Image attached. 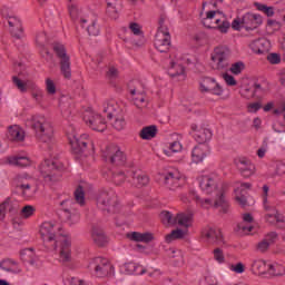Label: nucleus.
Returning a JSON list of instances; mask_svg holds the SVG:
<instances>
[{
  "instance_id": "nucleus-1",
  "label": "nucleus",
  "mask_w": 285,
  "mask_h": 285,
  "mask_svg": "<svg viewBox=\"0 0 285 285\" xmlns=\"http://www.w3.org/2000/svg\"><path fill=\"white\" fill-rule=\"evenodd\" d=\"M40 236L46 248L49 250H55L57 244L60 245V262H62V264L72 262V252L70 249L72 243L68 236H58L57 239H55V224L50 222L42 223L40 226Z\"/></svg>"
},
{
  "instance_id": "nucleus-2",
  "label": "nucleus",
  "mask_w": 285,
  "mask_h": 285,
  "mask_svg": "<svg viewBox=\"0 0 285 285\" xmlns=\"http://www.w3.org/2000/svg\"><path fill=\"white\" fill-rule=\"evenodd\" d=\"M28 128L35 132V137L41 144H52L55 141V127L52 121L43 115L31 116L26 121Z\"/></svg>"
},
{
  "instance_id": "nucleus-3",
  "label": "nucleus",
  "mask_w": 285,
  "mask_h": 285,
  "mask_svg": "<svg viewBox=\"0 0 285 285\" xmlns=\"http://www.w3.org/2000/svg\"><path fill=\"white\" fill-rule=\"evenodd\" d=\"M195 200L202 208H206L207 210L208 208H215L220 215H228L230 213V204L226 200L224 191H216L213 198L195 196Z\"/></svg>"
},
{
  "instance_id": "nucleus-4",
  "label": "nucleus",
  "mask_w": 285,
  "mask_h": 285,
  "mask_svg": "<svg viewBox=\"0 0 285 285\" xmlns=\"http://www.w3.org/2000/svg\"><path fill=\"white\" fill-rule=\"evenodd\" d=\"M62 168H63V165H61V163L46 159L43 163H41L39 170L45 181L52 184L61 179Z\"/></svg>"
},
{
  "instance_id": "nucleus-5",
  "label": "nucleus",
  "mask_w": 285,
  "mask_h": 285,
  "mask_svg": "<svg viewBox=\"0 0 285 285\" xmlns=\"http://www.w3.org/2000/svg\"><path fill=\"white\" fill-rule=\"evenodd\" d=\"M154 46L158 52H168L170 50V31H168V24H166V18L159 19L158 31L155 36Z\"/></svg>"
},
{
  "instance_id": "nucleus-6",
  "label": "nucleus",
  "mask_w": 285,
  "mask_h": 285,
  "mask_svg": "<svg viewBox=\"0 0 285 285\" xmlns=\"http://www.w3.org/2000/svg\"><path fill=\"white\" fill-rule=\"evenodd\" d=\"M97 206L102 213H107V215L119 213V202L115 193L101 191L97 198Z\"/></svg>"
},
{
  "instance_id": "nucleus-7",
  "label": "nucleus",
  "mask_w": 285,
  "mask_h": 285,
  "mask_svg": "<svg viewBox=\"0 0 285 285\" xmlns=\"http://www.w3.org/2000/svg\"><path fill=\"white\" fill-rule=\"evenodd\" d=\"M205 28H214L220 32H228L230 28V22L226 20V17L222 16L219 11H208L206 18L202 20Z\"/></svg>"
},
{
  "instance_id": "nucleus-8",
  "label": "nucleus",
  "mask_w": 285,
  "mask_h": 285,
  "mask_svg": "<svg viewBox=\"0 0 285 285\" xmlns=\"http://www.w3.org/2000/svg\"><path fill=\"white\" fill-rule=\"evenodd\" d=\"M128 90L131 95L132 102L138 110H144L148 106V99H146V91L139 81H131L128 85Z\"/></svg>"
},
{
  "instance_id": "nucleus-9",
  "label": "nucleus",
  "mask_w": 285,
  "mask_h": 285,
  "mask_svg": "<svg viewBox=\"0 0 285 285\" xmlns=\"http://www.w3.org/2000/svg\"><path fill=\"white\" fill-rule=\"evenodd\" d=\"M102 158L114 166H124L126 164V155L117 145H109L102 149Z\"/></svg>"
},
{
  "instance_id": "nucleus-10",
  "label": "nucleus",
  "mask_w": 285,
  "mask_h": 285,
  "mask_svg": "<svg viewBox=\"0 0 285 285\" xmlns=\"http://www.w3.org/2000/svg\"><path fill=\"white\" fill-rule=\"evenodd\" d=\"M88 268L96 275V277H106V275L110 273L112 265H110L108 258L96 257L89 263Z\"/></svg>"
},
{
  "instance_id": "nucleus-11",
  "label": "nucleus",
  "mask_w": 285,
  "mask_h": 285,
  "mask_svg": "<svg viewBox=\"0 0 285 285\" xmlns=\"http://www.w3.org/2000/svg\"><path fill=\"white\" fill-rule=\"evenodd\" d=\"M83 121L91 128V130H96L97 132H104L107 128L106 119H104L101 115L95 114V111H85Z\"/></svg>"
},
{
  "instance_id": "nucleus-12",
  "label": "nucleus",
  "mask_w": 285,
  "mask_h": 285,
  "mask_svg": "<svg viewBox=\"0 0 285 285\" xmlns=\"http://www.w3.org/2000/svg\"><path fill=\"white\" fill-rule=\"evenodd\" d=\"M68 139L71 146V150L76 155H81V153H86V148H88V144L91 146V148H95V144L90 140H87L88 135H82L79 138L77 134H69Z\"/></svg>"
},
{
  "instance_id": "nucleus-13",
  "label": "nucleus",
  "mask_w": 285,
  "mask_h": 285,
  "mask_svg": "<svg viewBox=\"0 0 285 285\" xmlns=\"http://www.w3.org/2000/svg\"><path fill=\"white\" fill-rule=\"evenodd\" d=\"M230 57V49L228 47H217L212 55V61H214V68L216 70H224L226 68V61Z\"/></svg>"
},
{
  "instance_id": "nucleus-14",
  "label": "nucleus",
  "mask_w": 285,
  "mask_h": 285,
  "mask_svg": "<svg viewBox=\"0 0 285 285\" xmlns=\"http://www.w3.org/2000/svg\"><path fill=\"white\" fill-rule=\"evenodd\" d=\"M200 92H210V95L222 97L224 89L215 79L206 77L200 81Z\"/></svg>"
},
{
  "instance_id": "nucleus-15",
  "label": "nucleus",
  "mask_w": 285,
  "mask_h": 285,
  "mask_svg": "<svg viewBox=\"0 0 285 285\" xmlns=\"http://www.w3.org/2000/svg\"><path fill=\"white\" fill-rule=\"evenodd\" d=\"M164 186L168 188V190H177V188H181L186 180L179 176L177 173H167L163 176Z\"/></svg>"
},
{
  "instance_id": "nucleus-16",
  "label": "nucleus",
  "mask_w": 285,
  "mask_h": 285,
  "mask_svg": "<svg viewBox=\"0 0 285 285\" xmlns=\"http://www.w3.org/2000/svg\"><path fill=\"white\" fill-rule=\"evenodd\" d=\"M203 237L208 242V244H216V246H224V235L220 229L217 228H206L203 230Z\"/></svg>"
},
{
  "instance_id": "nucleus-17",
  "label": "nucleus",
  "mask_w": 285,
  "mask_h": 285,
  "mask_svg": "<svg viewBox=\"0 0 285 285\" xmlns=\"http://www.w3.org/2000/svg\"><path fill=\"white\" fill-rule=\"evenodd\" d=\"M210 155V147L207 144H199L194 147L191 151V159L194 164H202V161H206L208 156Z\"/></svg>"
},
{
  "instance_id": "nucleus-18",
  "label": "nucleus",
  "mask_w": 285,
  "mask_h": 285,
  "mask_svg": "<svg viewBox=\"0 0 285 285\" xmlns=\"http://www.w3.org/2000/svg\"><path fill=\"white\" fill-rule=\"evenodd\" d=\"M199 186L207 195H217V193H224V190L217 188V181L210 176H202L199 178Z\"/></svg>"
},
{
  "instance_id": "nucleus-19",
  "label": "nucleus",
  "mask_w": 285,
  "mask_h": 285,
  "mask_svg": "<svg viewBox=\"0 0 285 285\" xmlns=\"http://www.w3.org/2000/svg\"><path fill=\"white\" fill-rule=\"evenodd\" d=\"M236 166L240 175L245 178L253 177V175H255V165L246 157L238 158Z\"/></svg>"
},
{
  "instance_id": "nucleus-20",
  "label": "nucleus",
  "mask_w": 285,
  "mask_h": 285,
  "mask_svg": "<svg viewBox=\"0 0 285 285\" xmlns=\"http://www.w3.org/2000/svg\"><path fill=\"white\" fill-rule=\"evenodd\" d=\"M259 26H262V16L259 14L246 13L242 18V28H245V30H255Z\"/></svg>"
},
{
  "instance_id": "nucleus-21",
  "label": "nucleus",
  "mask_w": 285,
  "mask_h": 285,
  "mask_svg": "<svg viewBox=\"0 0 285 285\" xmlns=\"http://www.w3.org/2000/svg\"><path fill=\"white\" fill-rule=\"evenodd\" d=\"M276 240L277 233L271 232L264 237V239L256 244L255 248L257 253H268V248H271V246H273V244H275Z\"/></svg>"
},
{
  "instance_id": "nucleus-22",
  "label": "nucleus",
  "mask_w": 285,
  "mask_h": 285,
  "mask_svg": "<svg viewBox=\"0 0 285 285\" xmlns=\"http://www.w3.org/2000/svg\"><path fill=\"white\" fill-rule=\"evenodd\" d=\"M193 132H195V139L198 144H206V141H210L213 137V131L206 127H199L197 125L191 126Z\"/></svg>"
},
{
  "instance_id": "nucleus-23",
  "label": "nucleus",
  "mask_w": 285,
  "mask_h": 285,
  "mask_svg": "<svg viewBox=\"0 0 285 285\" xmlns=\"http://www.w3.org/2000/svg\"><path fill=\"white\" fill-rule=\"evenodd\" d=\"M127 238L130 239V242H142L144 244H150V242H155V234L150 232H131L127 234Z\"/></svg>"
},
{
  "instance_id": "nucleus-24",
  "label": "nucleus",
  "mask_w": 285,
  "mask_h": 285,
  "mask_svg": "<svg viewBox=\"0 0 285 285\" xmlns=\"http://www.w3.org/2000/svg\"><path fill=\"white\" fill-rule=\"evenodd\" d=\"M80 24L82 28L87 29L90 37L99 36V26H97V18H82L80 19Z\"/></svg>"
},
{
  "instance_id": "nucleus-25",
  "label": "nucleus",
  "mask_w": 285,
  "mask_h": 285,
  "mask_svg": "<svg viewBox=\"0 0 285 285\" xmlns=\"http://www.w3.org/2000/svg\"><path fill=\"white\" fill-rule=\"evenodd\" d=\"M8 23L11 28L10 32L12 37H14L16 39H21V37H23V27H21V20H19V18L17 17H9Z\"/></svg>"
},
{
  "instance_id": "nucleus-26",
  "label": "nucleus",
  "mask_w": 285,
  "mask_h": 285,
  "mask_svg": "<svg viewBox=\"0 0 285 285\" xmlns=\"http://www.w3.org/2000/svg\"><path fill=\"white\" fill-rule=\"evenodd\" d=\"M37 181V178L28 173H20L13 177V183L18 188H23L32 183Z\"/></svg>"
},
{
  "instance_id": "nucleus-27",
  "label": "nucleus",
  "mask_w": 285,
  "mask_h": 285,
  "mask_svg": "<svg viewBox=\"0 0 285 285\" xmlns=\"http://www.w3.org/2000/svg\"><path fill=\"white\" fill-rule=\"evenodd\" d=\"M168 75L173 79L180 77V79H186V67L181 62H170Z\"/></svg>"
},
{
  "instance_id": "nucleus-28",
  "label": "nucleus",
  "mask_w": 285,
  "mask_h": 285,
  "mask_svg": "<svg viewBox=\"0 0 285 285\" xmlns=\"http://www.w3.org/2000/svg\"><path fill=\"white\" fill-rule=\"evenodd\" d=\"M8 139L10 141H23L26 139V132L18 125H12L8 128Z\"/></svg>"
},
{
  "instance_id": "nucleus-29",
  "label": "nucleus",
  "mask_w": 285,
  "mask_h": 285,
  "mask_svg": "<svg viewBox=\"0 0 285 285\" xmlns=\"http://www.w3.org/2000/svg\"><path fill=\"white\" fill-rule=\"evenodd\" d=\"M252 271L256 275H267L268 273V262L256 258L252 262Z\"/></svg>"
},
{
  "instance_id": "nucleus-30",
  "label": "nucleus",
  "mask_w": 285,
  "mask_h": 285,
  "mask_svg": "<svg viewBox=\"0 0 285 285\" xmlns=\"http://www.w3.org/2000/svg\"><path fill=\"white\" fill-rule=\"evenodd\" d=\"M6 164H9V166H18L19 168H28L31 161L28 157L9 156L6 159Z\"/></svg>"
},
{
  "instance_id": "nucleus-31",
  "label": "nucleus",
  "mask_w": 285,
  "mask_h": 285,
  "mask_svg": "<svg viewBox=\"0 0 285 285\" xmlns=\"http://www.w3.org/2000/svg\"><path fill=\"white\" fill-rule=\"evenodd\" d=\"M0 268L6 273H12L13 275H19V273H21V268H19L17 262L10 258L2 261L0 263Z\"/></svg>"
},
{
  "instance_id": "nucleus-32",
  "label": "nucleus",
  "mask_w": 285,
  "mask_h": 285,
  "mask_svg": "<svg viewBox=\"0 0 285 285\" xmlns=\"http://www.w3.org/2000/svg\"><path fill=\"white\" fill-rule=\"evenodd\" d=\"M12 81L17 89L21 92H28V88H31V90H37V83L31 80H27L26 82H23L21 79H19V77L13 76Z\"/></svg>"
},
{
  "instance_id": "nucleus-33",
  "label": "nucleus",
  "mask_w": 285,
  "mask_h": 285,
  "mask_svg": "<svg viewBox=\"0 0 285 285\" xmlns=\"http://www.w3.org/2000/svg\"><path fill=\"white\" fill-rule=\"evenodd\" d=\"M253 222H255L253 215L248 213L243 214V222L238 224V230H242L243 233H250L253 230Z\"/></svg>"
},
{
  "instance_id": "nucleus-34",
  "label": "nucleus",
  "mask_w": 285,
  "mask_h": 285,
  "mask_svg": "<svg viewBox=\"0 0 285 285\" xmlns=\"http://www.w3.org/2000/svg\"><path fill=\"white\" fill-rule=\"evenodd\" d=\"M125 272L127 273V275H144L146 274V268L141 265H137L134 262L130 263H126L124 265Z\"/></svg>"
},
{
  "instance_id": "nucleus-35",
  "label": "nucleus",
  "mask_w": 285,
  "mask_h": 285,
  "mask_svg": "<svg viewBox=\"0 0 285 285\" xmlns=\"http://www.w3.org/2000/svg\"><path fill=\"white\" fill-rule=\"evenodd\" d=\"M91 237L96 246H106V244H108V238L106 237L104 230L100 228H94Z\"/></svg>"
},
{
  "instance_id": "nucleus-36",
  "label": "nucleus",
  "mask_w": 285,
  "mask_h": 285,
  "mask_svg": "<svg viewBox=\"0 0 285 285\" xmlns=\"http://www.w3.org/2000/svg\"><path fill=\"white\" fill-rule=\"evenodd\" d=\"M21 196L24 197V199H32L35 195H37V180L33 183H30L29 185H24L23 187H20Z\"/></svg>"
},
{
  "instance_id": "nucleus-37",
  "label": "nucleus",
  "mask_w": 285,
  "mask_h": 285,
  "mask_svg": "<svg viewBox=\"0 0 285 285\" xmlns=\"http://www.w3.org/2000/svg\"><path fill=\"white\" fill-rule=\"evenodd\" d=\"M52 50L56 53V56L59 58L60 62L70 59V56H68V51H66V46L59 42H53Z\"/></svg>"
},
{
  "instance_id": "nucleus-38",
  "label": "nucleus",
  "mask_w": 285,
  "mask_h": 285,
  "mask_svg": "<svg viewBox=\"0 0 285 285\" xmlns=\"http://www.w3.org/2000/svg\"><path fill=\"white\" fill-rule=\"evenodd\" d=\"M267 275L272 277H282L285 275V268L283 265L277 263H272L267 265Z\"/></svg>"
},
{
  "instance_id": "nucleus-39",
  "label": "nucleus",
  "mask_w": 285,
  "mask_h": 285,
  "mask_svg": "<svg viewBox=\"0 0 285 285\" xmlns=\"http://www.w3.org/2000/svg\"><path fill=\"white\" fill-rule=\"evenodd\" d=\"M150 184V178L144 173H134V186L136 188H144Z\"/></svg>"
},
{
  "instance_id": "nucleus-40",
  "label": "nucleus",
  "mask_w": 285,
  "mask_h": 285,
  "mask_svg": "<svg viewBox=\"0 0 285 285\" xmlns=\"http://www.w3.org/2000/svg\"><path fill=\"white\" fill-rule=\"evenodd\" d=\"M118 110H119V105L115 100L108 101L104 107V112L107 114L108 119H114V117H117Z\"/></svg>"
},
{
  "instance_id": "nucleus-41",
  "label": "nucleus",
  "mask_w": 285,
  "mask_h": 285,
  "mask_svg": "<svg viewBox=\"0 0 285 285\" xmlns=\"http://www.w3.org/2000/svg\"><path fill=\"white\" fill-rule=\"evenodd\" d=\"M139 137L141 139H154V137H157V126L151 125V126H147L144 127L140 132H139Z\"/></svg>"
},
{
  "instance_id": "nucleus-42",
  "label": "nucleus",
  "mask_w": 285,
  "mask_h": 285,
  "mask_svg": "<svg viewBox=\"0 0 285 285\" xmlns=\"http://www.w3.org/2000/svg\"><path fill=\"white\" fill-rule=\"evenodd\" d=\"M160 222L164 224V226H177L176 216H173L170 212H161Z\"/></svg>"
},
{
  "instance_id": "nucleus-43",
  "label": "nucleus",
  "mask_w": 285,
  "mask_h": 285,
  "mask_svg": "<svg viewBox=\"0 0 285 285\" xmlns=\"http://www.w3.org/2000/svg\"><path fill=\"white\" fill-rule=\"evenodd\" d=\"M190 222H193V215L190 214L180 213L176 215V224H178V226L188 228V226H190Z\"/></svg>"
},
{
  "instance_id": "nucleus-44",
  "label": "nucleus",
  "mask_w": 285,
  "mask_h": 285,
  "mask_svg": "<svg viewBox=\"0 0 285 285\" xmlns=\"http://www.w3.org/2000/svg\"><path fill=\"white\" fill-rule=\"evenodd\" d=\"M184 237H186V233L184 232V229L177 228L165 236V242H167V244H170L171 242H175V239H184Z\"/></svg>"
},
{
  "instance_id": "nucleus-45",
  "label": "nucleus",
  "mask_w": 285,
  "mask_h": 285,
  "mask_svg": "<svg viewBox=\"0 0 285 285\" xmlns=\"http://www.w3.org/2000/svg\"><path fill=\"white\" fill-rule=\"evenodd\" d=\"M20 257L26 264H35V250L31 248L22 249L20 252Z\"/></svg>"
},
{
  "instance_id": "nucleus-46",
  "label": "nucleus",
  "mask_w": 285,
  "mask_h": 285,
  "mask_svg": "<svg viewBox=\"0 0 285 285\" xmlns=\"http://www.w3.org/2000/svg\"><path fill=\"white\" fill-rule=\"evenodd\" d=\"M60 72L65 79H70L72 77V70L70 69V58L60 61Z\"/></svg>"
},
{
  "instance_id": "nucleus-47",
  "label": "nucleus",
  "mask_w": 285,
  "mask_h": 285,
  "mask_svg": "<svg viewBox=\"0 0 285 285\" xmlns=\"http://www.w3.org/2000/svg\"><path fill=\"white\" fill-rule=\"evenodd\" d=\"M2 206H6L7 213H10V215H17L19 210V204L17 202H12V199L7 198L3 203Z\"/></svg>"
},
{
  "instance_id": "nucleus-48",
  "label": "nucleus",
  "mask_w": 285,
  "mask_h": 285,
  "mask_svg": "<svg viewBox=\"0 0 285 285\" xmlns=\"http://www.w3.org/2000/svg\"><path fill=\"white\" fill-rule=\"evenodd\" d=\"M106 78L112 83L116 79H119V69L115 66H109L106 71Z\"/></svg>"
},
{
  "instance_id": "nucleus-49",
  "label": "nucleus",
  "mask_w": 285,
  "mask_h": 285,
  "mask_svg": "<svg viewBox=\"0 0 285 285\" xmlns=\"http://www.w3.org/2000/svg\"><path fill=\"white\" fill-rule=\"evenodd\" d=\"M75 199L77 204L80 206H85L86 204V194L83 193V187L79 185L77 189L75 190Z\"/></svg>"
},
{
  "instance_id": "nucleus-50",
  "label": "nucleus",
  "mask_w": 285,
  "mask_h": 285,
  "mask_svg": "<svg viewBox=\"0 0 285 285\" xmlns=\"http://www.w3.org/2000/svg\"><path fill=\"white\" fill-rule=\"evenodd\" d=\"M254 6L257 10H259V12H264L266 17H273V14H275V9L273 7H268L259 2H255Z\"/></svg>"
},
{
  "instance_id": "nucleus-51",
  "label": "nucleus",
  "mask_w": 285,
  "mask_h": 285,
  "mask_svg": "<svg viewBox=\"0 0 285 285\" xmlns=\"http://www.w3.org/2000/svg\"><path fill=\"white\" fill-rule=\"evenodd\" d=\"M111 181L116 186H121V184H124V181H126V174H124V171L111 173Z\"/></svg>"
},
{
  "instance_id": "nucleus-52",
  "label": "nucleus",
  "mask_w": 285,
  "mask_h": 285,
  "mask_svg": "<svg viewBox=\"0 0 285 285\" xmlns=\"http://www.w3.org/2000/svg\"><path fill=\"white\" fill-rule=\"evenodd\" d=\"M164 153L165 155H167V157H170L171 153H181V142L179 141L171 142L168 149H165Z\"/></svg>"
},
{
  "instance_id": "nucleus-53",
  "label": "nucleus",
  "mask_w": 285,
  "mask_h": 285,
  "mask_svg": "<svg viewBox=\"0 0 285 285\" xmlns=\"http://www.w3.org/2000/svg\"><path fill=\"white\" fill-rule=\"evenodd\" d=\"M37 210V208H35V206L32 205H27L24 207H22L20 215L21 217H23L24 219H28L30 217H32V215H35V212Z\"/></svg>"
},
{
  "instance_id": "nucleus-54",
  "label": "nucleus",
  "mask_w": 285,
  "mask_h": 285,
  "mask_svg": "<svg viewBox=\"0 0 285 285\" xmlns=\"http://www.w3.org/2000/svg\"><path fill=\"white\" fill-rule=\"evenodd\" d=\"M246 68V65L244 62L238 61L232 65L229 68V71L232 75H242V71Z\"/></svg>"
},
{
  "instance_id": "nucleus-55",
  "label": "nucleus",
  "mask_w": 285,
  "mask_h": 285,
  "mask_svg": "<svg viewBox=\"0 0 285 285\" xmlns=\"http://www.w3.org/2000/svg\"><path fill=\"white\" fill-rule=\"evenodd\" d=\"M115 121L111 124V126L116 129V130H124V128H126V120H124V117H114Z\"/></svg>"
},
{
  "instance_id": "nucleus-56",
  "label": "nucleus",
  "mask_w": 285,
  "mask_h": 285,
  "mask_svg": "<svg viewBox=\"0 0 285 285\" xmlns=\"http://www.w3.org/2000/svg\"><path fill=\"white\" fill-rule=\"evenodd\" d=\"M214 259L218 264H224L226 262V257L224 256V250H222V248L214 249Z\"/></svg>"
},
{
  "instance_id": "nucleus-57",
  "label": "nucleus",
  "mask_w": 285,
  "mask_h": 285,
  "mask_svg": "<svg viewBox=\"0 0 285 285\" xmlns=\"http://www.w3.org/2000/svg\"><path fill=\"white\" fill-rule=\"evenodd\" d=\"M129 30L132 32V35H136V37H141L144 35V31H141V26L137 22H130Z\"/></svg>"
},
{
  "instance_id": "nucleus-58",
  "label": "nucleus",
  "mask_w": 285,
  "mask_h": 285,
  "mask_svg": "<svg viewBox=\"0 0 285 285\" xmlns=\"http://www.w3.org/2000/svg\"><path fill=\"white\" fill-rule=\"evenodd\" d=\"M46 88H47L48 95H56L57 86H55V81H52V79L50 78L46 79Z\"/></svg>"
},
{
  "instance_id": "nucleus-59",
  "label": "nucleus",
  "mask_w": 285,
  "mask_h": 285,
  "mask_svg": "<svg viewBox=\"0 0 285 285\" xmlns=\"http://www.w3.org/2000/svg\"><path fill=\"white\" fill-rule=\"evenodd\" d=\"M108 12H117V8L121 6V0H107Z\"/></svg>"
},
{
  "instance_id": "nucleus-60",
  "label": "nucleus",
  "mask_w": 285,
  "mask_h": 285,
  "mask_svg": "<svg viewBox=\"0 0 285 285\" xmlns=\"http://www.w3.org/2000/svg\"><path fill=\"white\" fill-rule=\"evenodd\" d=\"M60 110H61V115L65 119H70V115H72V111L70 110V106L60 102Z\"/></svg>"
},
{
  "instance_id": "nucleus-61",
  "label": "nucleus",
  "mask_w": 285,
  "mask_h": 285,
  "mask_svg": "<svg viewBox=\"0 0 285 285\" xmlns=\"http://www.w3.org/2000/svg\"><path fill=\"white\" fill-rule=\"evenodd\" d=\"M230 271L234 273H237L238 275H242L246 271V266L242 262L237 263L236 265H230L229 266Z\"/></svg>"
},
{
  "instance_id": "nucleus-62",
  "label": "nucleus",
  "mask_w": 285,
  "mask_h": 285,
  "mask_svg": "<svg viewBox=\"0 0 285 285\" xmlns=\"http://www.w3.org/2000/svg\"><path fill=\"white\" fill-rule=\"evenodd\" d=\"M267 61H269V63L276 65V63H282V56H279V53H269L267 56Z\"/></svg>"
},
{
  "instance_id": "nucleus-63",
  "label": "nucleus",
  "mask_w": 285,
  "mask_h": 285,
  "mask_svg": "<svg viewBox=\"0 0 285 285\" xmlns=\"http://www.w3.org/2000/svg\"><path fill=\"white\" fill-rule=\"evenodd\" d=\"M36 41L38 46H46V41H48V37L46 36V32H40L36 36Z\"/></svg>"
},
{
  "instance_id": "nucleus-64",
  "label": "nucleus",
  "mask_w": 285,
  "mask_h": 285,
  "mask_svg": "<svg viewBox=\"0 0 285 285\" xmlns=\"http://www.w3.org/2000/svg\"><path fill=\"white\" fill-rule=\"evenodd\" d=\"M274 219H275V224H277L279 226V228L285 227V217H284V215L276 212Z\"/></svg>"
}]
</instances>
